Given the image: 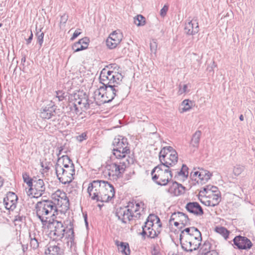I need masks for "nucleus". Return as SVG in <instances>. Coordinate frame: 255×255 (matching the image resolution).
<instances>
[{
  "mask_svg": "<svg viewBox=\"0 0 255 255\" xmlns=\"http://www.w3.org/2000/svg\"><path fill=\"white\" fill-rule=\"evenodd\" d=\"M33 38V34L32 31H30V35L29 38L26 40L27 44H29L31 42Z\"/></svg>",
  "mask_w": 255,
  "mask_h": 255,
  "instance_id": "54",
  "label": "nucleus"
},
{
  "mask_svg": "<svg viewBox=\"0 0 255 255\" xmlns=\"http://www.w3.org/2000/svg\"><path fill=\"white\" fill-rule=\"evenodd\" d=\"M114 146L113 154L117 159H124L128 158L130 149L126 138L118 135L113 141Z\"/></svg>",
  "mask_w": 255,
  "mask_h": 255,
  "instance_id": "8",
  "label": "nucleus"
},
{
  "mask_svg": "<svg viewBox=\"0 0 255 255\" xmlns=\"http://www.w3.org/2000/svg\"><path fill=\"white\" fill-rule=\"evenodd\" d=\"M162 224L159 217L154 214H150L147 218L144 226H142L141 234L147 237L154 238L160 234Z\"/></svg>",
  "mask_w": 255,
  "mask_h": 255,
  "instance_id": "7",
  "label": "nucleus"
},
{
  "mask_svg": "<svg viewBox=\"0 0 255 255\" xmlns=\"http://www.w3.org/2000/svg\"><path fill=\"white\" fill-rule=\"evenodd\" d=\"M188 169L186 165H182V168L180 170H175V176H177L180 180H184L188 175Z\"/></svg>",
  "mask_w": 255,
  "mask_h": 255,
  "instance_id": "29",
  "label": "nucleus"
},
{
  "mask_svg": "<svg viewBox=\"0 0 255 255\" xmlns=\"http://www.w3.org/2000/svg\"><path fill=\"white\" fill-rule=\"evenodd\" d=\"M30 246L33 249H37L39 246L38 240L35 238H31L30 242Z\"/></svg>",
  "mask_w": 255,
  "mask_h": 255,
  "instance_id": "43",
  "label": "nucleus"
},
{
  "mask_svg": "<svg viewBox=\"0 0 255 255\" xmlns=\"http://www.w3.org/2000/svg\"><path fill=\"white\" fill-rule=\"evenodd\" d=\"M78 42L87 49L89 45V39L87 37H84L80 39Z\"/></svg>",
  "mask_w": 255,
  "mask_h": 255,
  "instance_id": "44",
  "label": "nucleus"
},
{
  "mask_svg": "<svg viewBox=\"0 0 255 255\" xmlns=\"http://www.w3.org/2000/svg\"><path fill=\"white\" fill-rule=\"evenodd\" d=\"M145 22V18L142 15H137L134 18V23L138 26L144 25Z\"/></svg>",
  "mask_w": 255,
  "mask_h": 255,
  "instance_id": "35",
  "label": "nucleus"
},
{
  "mask_svg": "<svg viewBox=\"0 0 255 255\" xmlns=\"http://www.w3.org/2000/svg\"><path fill=\"white\" fill-rule=\"evenodd\" d=\"M201 136V131L200 130H197L193 135L191 140V145L195 148H198Z\"/></svg>",
  "mask_w": 255,
  "mask_h": 255,
  "instance_id": "30",
  "label": "nucleus"
},
{
  "mask_svg": "<svg viewBox=\"0 0 255 255\" xmlns=\"http://www.w3.org/2000/svg\"><path fill=\"white\" fill-rule=\"evenodd\" d=\"M245 166L237 165L233 168V173L235 176L240 175L245 170Z\"/></svg>",
  "mask_w": 255,
  "mask_h": 255,
  "instance_id": "36",
  "label": "nucleus"
},
{
  "mask_svg": "<svg viewBox=\"0 0 255 255\" xmlns=\"http://www.w3.org/2000/svg\"><path fill=\"white\" fill-rule=\"evenodd\" d=\"M66 96V93L62 91H58L56 92V97L58 99L59 101H63Z\"/></svg>",
  "mask_w": 255,
  "mask_h": 255,
  "instance_id": "42",
  "label": "nucleus"
},
{
  "mask_svg": "<svg viewBox=\"0 0 255 255\" xmlns=\"http://www.w3.org/2000/svg\"><path fill=\"white\" fill-rule=\"evenodd\" d=\"M169 168L163 165H158L151 171L152 179L158 185H166L171 179L172 175Z\"/></svg>",
  "mask_w": 255,
  "mask_h": 255,
  "instance_id": "9",
  "label": "nucleus"
},
{
  "mask_svg": "<svg viewBox=\"0 0 255 255\" xmlns=\"http://www.w3.org/2000/svg\"><path fill=\"white\" fill-rule=\"evenodd\" d=\"M129 92V87L125 84L120 86H103L96 90L93 94L94 101L101 105L112 101L116 96L126 95Z\"/></svg>",
  "mask_w": 255,
  "mask_h": 255,
  "instance_id": "1",
  "label": "nucleus"
},
{
  "mask_svg": "<svg viewBox=\"0 0 255 255\" xmlns=\"http://www.w3.org/2000/svg\"><path fill=\"white\" fill-rule=\"evenodd\" d=\"M215 231L221 235L226 240L228 238L229 231L223 227H217Z\"/></svg>",
  "mask_w": 255,
  "mask_h": 255,
  "instance_id": "33",
  "label": "nucleus"
},
{
  "mask_svg": "<svg viewBox=\"0 0 255 255\" xmlns=\"http://www.w3.org/2000/svg\"><path fill=\"white\" fill-rule=\"evenodd\" d=\"M35 211L36 216L40 220L43 226H45L48 223L49 217L54 216L57 209L56 206L52 200H43L36 204Z\"/></svg>",
  "mask_w": 255,
  "mask_h": 255,
  "instance_id": "4",
  "label": "nucleus"
},
{
  "mask_svg": "<svg viewBox=\"0 0 255 255\" xmlns=\"http://www.w3.org/2000/svg\"><path fill=\"white\" fill-rule=\"evenodd\" d=\"M45 254L46 255H61L62 252L58 246L49 244Z\"/></svg>",
  "mask_w": 255,
  "mask_h": 255,
  "instance_id": "28",
  "label": "nucleus"
},
{
  "mask_svg": "<svg viewBox=\"0 0 255 255\" xmlns=\"http://www.w3.org/2000/svg\"><path fill=\"white\" fill-rule=\"evenodd\" d=\"M168 6L166 5H164V6L161 8L160 11V14L162 17H164L168 11Z\"/></svg>",
  "mask_w": 255,
  "mask_h": 255,
  "instance_id": "49",
  "label": "nucleus"
},
{
  "mask_svg": "<svg viewBox=\"0 0 255 255\" xmlns=\"http://www.w3.org/2000/svg\"><path fill=\"white\" fill-rule=\"evenodd\" d=\"M25 248H24L23 247V252H25Z\"/></svg>",
  "mask_w": 255,
  "mask_h": 255,
  "instance_id": "60",
  "label": "nucleus"
},
{
  "mask_svg": "<svg viewBox=\"0 0 255 255\" xmlns=\"http://www.w3.org/2000/svg\"><path fill=\"white\" fill-rule=\"evenodd\" d=\"M157 49V43L155 39H152L150 41V49L151 53L156 55Z\"/></svg>",
  "mask_w": 255,
  "mask_h": 255,
  "instance_id": "37",
  "label": "nucleus"
},
{
  "mask_svg": "<svg viewBox=\"0 0 255 255\" xmlns=\"http://www.w3.org/2000/svg\"><path fill=\"white\" fill-rule=\"evenodd\" d=\"M187 85L184 84L183 85H179V90H178V94L182 95L183 93H186L187 91Z\"/></svg>",
  "mask_w": 255,
  "mask_h": 255,
  "instance_id": "45",
  "label": "nucleus"
},
{
  "mask_svg": "<svg viewBox=\"0 0 255 255\" xmlns=\"http://www.w3.org/2000/svg\"><path fill=\"white\" fill-rule=\"evenodd\" d=\"M48 228L50 229L49 235L53 240H60L64 235L65 229L61 222L57 220L49 221Z\"/></svg>",
  "mask_w": 255,
  "mask_h": 255,
  "instance_id": "14",
  "label": "nucleus"
},
{
  "mask_svg": "<svg viewBox=\"0 0 255 255\" xmlns=\"http://www.w3.org/2000/svg\"><path fill=\"white\" fill-rule=\"evenodd\" d=\"M62 150V148H61V149L59 150V153L58 154V155H59L61 154V152Z\"/></svg>",
  "mask_w": 255,
  "mask_h": 255,
  "instance_id": "58",
  "label": "nucleus"
},
{
  "mask_svg": "<svg viewBox=\"0 0 255 255\" xmlns=\"http://www.w3.org/2000/svg\"><path fill=\"white\" fill-rule=\"evenodd\" d=\"M185 32L188 35H194L199 30L197 19L193 18L185 23L184 27Z\"/></svg>",
  "mask_w": 255,
  "mask_h": 255,
  "instance_id": "22",
  "label": "nucleus"
},
{
  "mask_svg": "<svg viewBox=\"0 0 255 255\" xmlns=\"http://www.w3.org/2000/svg\"><path fill=\"white\" fill-rule=\"evenodd\" d=\"M85 222H86V223L87 224V222L86 219H85Z\"/></svg>",
  "mask_w": 255,
  "mask_h": 255,
  "instance_id": "61",
  "label": "nucleus"
},
{
  "mask_svg": "<svg viewBox=\"0 0 255 255\" xmlns=\"http://www.w3.org/2000/svg\"><path fill=\"white\" fill-rule=\"evenodd\" d=\"M216 67L217 65L215 64L214 61H213L210 65L208 66L207 70L209 73H211L212 75H213L214 73V69Z\"/></svg>",
  "mask_w": 255,
  "mask_h": 255,
  "instance_id": "46",
  "label": "nucleus"
},
{
  "mask_svg": "<svg viewBox=\"0 0 255 255\" xmlns=\"http://www.w3.org/2000/svg\"><path fill=\"white\" fill-rule=\"evenodd\" d=\"M180 241L182 248L191 252L197 250L202 241L200 232L195 227L187 228L181 231Z\"/></svg>",
  "mask_w": 255,
  "mask_h": 255,
  "instance_id": "3",
  "label": "nucleus"
},
{
  "mask_svg": "<svg viewBox=\"0 0 255 255\" xmlns=\"http://www.w3.org/2000/svg\"><path fill=\"white\" fill-rule=\"evenodd\" d=\"M103 190V202H107L111 200L115 196V191L113 186L107 181L104 182Z\"/></svg>",
  "mask_w": 255,
  "mask_h": 255,
  "instance_id": "20",
  "label": "nucleus"
},
{
  "mask_svg": "<svg viewBox=\"0 0 255 255\" xmlns=\"http://www.w3.org/2000/svg\"><path fill=\"white\" fill-rule=\"evenodd\" d=\"M116 215L123 223H126L132 218L128 206L118 209Z\"/></svg>",
  "mask_w": 255,
  "mask_h": 255,
  "instance_id": "23",
  "label": "nucleus"
},
{
  "mask_svg": "<svg viewBox=\"0 0 255 255\" xmlns=\"http://www.w3.org/2000/svg\"><path fill=\"white\" fill-rule=\"evenodd\" d=\"M199 199L206 206H215L221 200L220 191L216 186H207L200 191Z\"/></svg>",
  "mask_w": 255,
  "mask_h": 255,
  "instance_id": "6",
  "label": "nucleus"
},
{
  "mask_svg": "<svg viewBox=\"0 0 255 255\" xmlns=\"http://www.w3.org/2000/svg\"><path fill=\"white\" fill-rule=\"evenodd\" d=\"M192 102L189 100H184L181 104L180 113H183L189 111L191 109Z\"/></svg>",
  "mask_w": 255,
  "mask_h": 255,
  "instance_id": "32",
  "label": "nucleus"
},
{
  "mask_svg": "<svg viewBox=\"0 0 255 255\" xmlns=\"http://www.w3.org/2000/svg\"><path fill=\"white\" fill-rule=\"evenodd\" d=\"M206 255H217V253L215 252H212L210 253L209 254H207Z\"/></svg>",
  "mask_w": 255,
  "mask_h": 255,
  "instance_id": "57",
  "label": "nucleus"
},
{
  "mask_svg": "<svg viewBox=\"0 0 255 255\" xmlns=\"http://www.w3.org/2000/svg\"><path fill=\"white\" fill-rule=\"evenodd\" d=\"M201 249L205 252L208 253L210 249V244L208 242H206L202 245Z\"/></svg>",
  "mask_w": 255,
  "mask_h": 255,
  "instance_id": "48",
  "label": "nucleus"
},
{
  "mask_svg": "<svg viewBox=\"0 0 255 255\" xmlns=\"http://www.w3.org/2000/svg\"><path fill=\"white\" fill-rule=\"evenodd\" d=\"M193 180L196 181L197 182H199V170L198 171H193L191 172L190 174Z\"/></svg>",
  "mask_w": 255,
  "mask_h": 255,
  "instance_id": "47",
  "label": "nucleus"
},
{
  "mask_svg": "<svg viewBox=\"0 0 255 255\" xmlns=\"http://www.w3.org/2000/svg\"><path fill=\"white\" fill-rule=\"evenodd\" d=\"M55 171L58 180L62 184H69L74 179V165L67 155H62L58 158L55 165Z\"/></svg>",
  "mask_w": 255,
  "mask_h": 255,
  "instance_id": "2",
  "label": "nucleus"
},
{
  "mask_svg": "<svg viewBox=\"0 0 255 255\" xmlns=\"http://www.w3.org/2000/svg\"><path fill=\"white\" fill-rule=\"evenodd\" d=\"M128 207L132 217L139 218L140 216L144 213V204L142 202L137 203H130Z\"/></svg>",
  "mask_w": 255,
  "mask_h": 255,
  "instance_id": "19",
  "label": "nucleus"
},
{
  "mask_svg": "<svg viewBox=\"0 0 255 255\" xmlns=\"http://www.w3.org/2000/svg\"><path fill=\"white\" fill-rule=\"evenodd\" d=\"M185 188L176 182L172 183L168 189V192L174 196H179L184 193Z\"/></svg>",
  "mask_w": 255,
  "mask_h": 255,
  "instance_id": "25",
  "label": "nucleus"
},
{
  "mask_svg": "<svg viewBox=\"0 0 255 255\" xmlns=\"http://www.w3.org/2000/svg\"><path fill=\"white\" fill-rule=\"evenodd\" d=\"M72 49L75 52L80 51L81 50H83L86 49L85 47H84L81 44L79 43V42H77L75 43L72 46Z\"/></svg>",
  "mask_w": 255,
  "mask_h": 255,
  "instance_id": "40",
  "label": "nucleus"
},
{
  "mask_svg": "<svg viewBox=\"0 0 255 255\" xmlns=\"http://www.w3.org/2000/svg\"><path fill=\"white\" fill-rule=\"evenodd\" d=\"M212 174L208 171L200 169L199 170V180L205 183L210 179Z\"/></svg>",
  "mask_w": 255,
  "mask_h": 255,
  "instance_id": "31",
  "label": "nucleus"
},
{
  "mask_svg": "<svg viewBox=\"0 0 255 255\" xmlns=\"http://www.w3.org/2000/svg\"><path fill=\"white\" fill-rule=\"evenodd\" d=\"M88 96L83 92H78L73 94L69 103L70 112L76 115H80L90 108L92 103Z\"/></svg>",
  "mask_w": 255,
  "mask_h": 255,
  "instance_id": "5",
  "label": "nucleus"
},
{
  "mask_svg": "<svg viewBox=\"0 0 255 255\" xmlns=\"http://www.w3.org/2000/svg\"><path fill=\"white\" fill-rule=\"evenodd\" d=\"M87 135L85 133H83L82 134L78 136L77 137V139L78 141L81 142L83 141L84 139H86Z\"/></svg>",
  "mask_w": 255,
  "mask_h": 255,
  "instance_id": "51",
  "label": "nucleus"
},
{
  "mask_svg": "<svg viewBox=\"0 0 255 255\" xmlns=\"http://www.w3.org/2000/svg\"><path fill=\"white\" fill-rule=\"evenodd\" d=\"M3 182L2 179L0 177V187L3 185Z\"/></svg>",
  "mask_w": 255,
  "mask_h": 255,
  "instance_id": "55",
  "label": "nucleus"
},
{
  "mask_svg": "<svg viewBox=\"0 0 255 255\" xmlns=\"http://www.w3.org/2000/svg\"><path fill=\"white\" fill-rule=\"evenodd\" d=\"M67 233L69 234V237L70 238V239L73 240V238H74V230H73V229L72 228H70L67 231Z\"/></svg>",
  "mask_w": 255,
  "mask_h": 255,
  "instance_id": "52",
  "label": "nucleus"
},
{
  "mask_svg": "<svg viewBox=\"0 0 255 255\" xmlns=\"http://www.w3.org/2000/svg\"><path fill=\"white\" fill-rule=\"evenodd\" d=\"M36 36L37 37V42L39 43L40 47L42 46L43 42L44 33L41 32V30L38 32H37Z\"/></svg>",
  "mask_w": 255,
  "mask_h": 255,
  "instance_id": "41",
  "label": "nucleus"
},
{
  "mask_svg": "<svg viewBox=\"0 0 255 255\" xmlns=\"http://www.w3.org/2000/svg\"><path fill=\"white\" fill-rule=\"evenodd\" d=\"M22 61H24V62L25 61V57H23V58H22Z\"/></svg>",
  "mask_w": 255,
  "mask_h": 255,
  "instance_id": "59",
  "label": "nucleus"
},
{
  "mask_svg": "<svg viewBox=\"0 0 255 255\" xmlns=\"http://www.w3.org/2000/svg\"><path fill=\"white\" fill-rule=\"evenodd\" d=\"M45 190V186L43 180L34 179L32 182V187H29L27 193L28 195H33L32 197L38 198L42 196Z\"/></svg>",
  "mask_w": 255,
  "mask_h": 255,
  "instance_id": "17",
  "label": "nucleus"
},
{
  "mask_svg": "<svg viewBox=\"0 0 255 255\" xmlns=\"http://www.w3.org/2000/svg\"><path fill=\"white\" fill-rule=\"evenodd\" d=\"M68 19V14L64 13L61 16L60 18V24H65Z\"/></svg>",
  "mask_w": 255,
  "mask_h": 255,
  "instance_id": "50",
  "label": "nucleus"
},
{
  "mask_svg": "<svg viewBox=\"0 0 255 255\" xmlns=\"http://www.w3.org/2000/svg\"><path fill=\"white\" fill-rule=\"evenodd\" d=\"M100 82L104 86H120L124 84L122 83L123 76L121 74L110 70L109 68H104L101 72L100 75Z\"/></svg>",
  "mask_w": 255,
  "mask_h": 255,
  "instance_id": "10",
  "label": "nucleus"
},
{
  "mask_svg": "<svg viewBox=\"0 0 255 255\" xmlns=\"http://www.w3.org/2000/svg\"><path fill=\"white\" fill-rule=\"evenodd\" d=\"M234 243L239 249H250L253 246L251 241L247 237L240 236L234 238Z\"/></svg>",
  "mask_w": 255,
  "mask_h": 255,
  "instance_id": "21",
  "label": "nucleus"
},
{
  "mask_svg": "<svg viewBox=\"0 0 255 255\" xmlns=\"http://www.w3.org/2000/svg\"><path fill=\"white\" fill-rule=\"evenodd\" d=\"M80 34H81V32L79 31V30H75V31L73 33L72 37L71 38V40H73L77 37H78Z\"/></svg>",
  "mask_w": 255,
  "mask_h": 255,
  "instance_id": "53",
  "label": "nucleus"
},
{
  "mask_svg": "<svg viewBox=\"0 0 255 255\" xmlns=\"http://www.w3.org/2000/svg\"><path fill=\"white\" fill-rule=\"evenodd\" d=\"M55 113V108L53 106L43 108L41 110L40 116L44 119H50Z\"/></svg>",
  "mask_w": 255,
  "mask_h": 255,
  "instance_id": "26",
  "label": "nucleus"
},
{
  "mask_svg": "<svg viewBox=\"0 0 255 255\" xmlns=\"http://www.w3.org/2000/svg\"><path fill=\"white\" fill-rule=\"evenodd\" d=\"M122 160L120 162L112 163L107 166L109 177L116 179L122 177L126 168L130 164L133 163V158L130 157H128V158L122 159Z\"/></svg>",
  "mask_w": 255,
  "mask_h": 255,
  "instance_id": "11",
  "label": "nucleus"
},
{
  "mask_svg": "<svg viewBox=\"0 0 255 255\" xmlns=\"http://www.w3.org/2000/svg\"><path fill=\"white\" fill-rule=\"evenodd\" d=\"M6 201H11L14 202H17V196L13 192H9L7 194L6 197L4 198Z\"/></svg>",
  "mask_w": 255,
  "mask_h": 255,
  "instance_id": "39",
  "label": "nucleus"
},
{
  "mask_svg": "<svg viewBox=\"0 0 255 255\" xmlns=\"http://www.w3.org/2000/svg\"><path fill=\"white\" fill-rule=\"evenodd\" d=\"M239 119H240V120L241 121H244V116H243V115H240V117H239Z\"/></svg>",
  "mask_w": 255,
  "mask_h": 255,
  "instance_id": "56",
  "label": "nucleus"
},
{
  "mask_svg": "<svg viewBox=\"0 0 255 255\" xmlns=\"http://www.w3.org/2000/svg\"><path fill=\"white\" fill-rule=\"evenodd\" d=\"M123 38V35L120 30H115L107 39V46L111 49L115 48L121 43Z\"/></svg>",
  "mask_w": 255,
  "mask_h": 255,
  "instance_id": "18",
  "label": "nucleus"
},
{
  "mask_svg": "<svg viewBox=\"0 0 255 255\" xmlns=\"http://www.w3.org/2000/svg\"><path fill=\"white\" fill-rule=\"evenodd\" d=\"M170 226L174 225L176 227L181 225L179 228H182V226L184 227L190 225V221L187 215L182 212H175L173 213L169 220Z\"/></svg>",
  "mask_w": 255,
  "mask_h": 255,
  "instance_id": "16",
  "label": "nucleus"
},
{
  "mask_svg": "<svg viewBox=\"0 0 255 255\" xmlns=\"http://www.w3.org/2000/svg\"><path fill=\"white\" fill-rule=\"evenodd\" d=\"M52 199L53 203L56 206L61 208V210H67L69 208V199L65 192L57 190L52 194Z\"/></svg>",
  "mask_w": 255,
  "mask_h": 255,
  "instance_id": "15",
  "label": "nucleus"
},
{
  "mask_svg": "<svg viewBox=\"0 0 255 255\" xmlns=\"http://www.w3.org/2000/svg\"><path fill=\"white\" fill-rule=\"evenodd\" d=\"M159 158L163 165L169 168L176 164L178 161V155L176 151L171 146L164 147L159 152Z\"/></svg>",
  "mask_w": 255,
  "mask_h": 255,
  "instance_id": "12",
  "label": "nucleus"
},
{
  "mask_svg": "<svg viewBox=\"0 0 255 255\" xmlns=\"http://www.w3.org/2000/svg\"><path fill=\"white\" fill-rule=\"evenodd\" d=\"M23 179L24 182L26 183L29 187H32V182L34 179H31L29 177L28 175L24 173L22 174Z\"/></svg>",
  "mask_w": 255,
  "mask_h": 255,
  "instance_id": "38",
  "label": "nucleus"
},
{
  "mask_svg": "<svg viewBox=\"0 0 255 255\" xmlns=\"http://www.w3.org/2000/svg\"><path fill=\"white\" fill-rule=\"evenodd\" d=\"M115 245L117 246L118 251L124 255H129L130 251L129 247V245L128 243L120 242L116 240L115 241Z\"/></svg>",
  "mask_w": 255,
  "mask_h": 255,
  "instance_id": "27",
  "label": "nucleus"
},
{
  "mask_svg": "<svg viewBox=\"0 0 255 255\" xmlns=\"http://www.w3.org/2000/svg\"><path fill=\"white\" fill-rule=\"evenodd\" d=\"M16 202L11 201H6V199H3V205L5 208L7 210H13L16 207Z\"/></svg>",
  "mask_w": 255,
  "mask_h": 255,
  "instance_id": "34",
  "label": "nucleus"
},
{
  "mask_svg": "<svg viewBox=\"0 0 255 255\" xmlns=\"http://www.w3.org/2000/svg\"><path fill=\"white\" fill-rule=\"evenodd\" d=\"M186 209L190 213L196 216H201L204 212L200 204L196 202H192L188 203L185 206Z\"/></svg>",
  "mask_w": 255,
  "mask_h": 255,
  "instance_id": "24",
  "label": "nucleus"
},
{
  "mask_svg": "<svg viewBox=\"0 0 255 255\" xmlns=\"http://www.w3.org/2000/svg\"><path fill=\"white\" fill-rule=\"evenodd\" d=\"M104 181L94 180L89 184L87 191L92 200L103 202Z\"/></svg>",
  "mask_w": 255,
  "mask_h": 255,
  "instance_id": "13",
  "label": "nucleus"
}]
</instances>
